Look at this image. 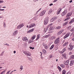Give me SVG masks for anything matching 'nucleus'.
Wrapping results in <instances>:
<instances>
[{
    "instance_id": "1",
    "label": "nucleus",
    "mask_w": 74,
    "mask_h": 74,
    "mask_svg": "<svg viewBox=\"0 0 74 74\" xmlns=\"http://www.w3.org/2000/svg\"><path fill=\"white\" fill-rule=\"evenodd\" d=\"M23 53L26 56H31V53L28 51H23Z\"/></svg>"
},
{
    "instance_id": "2",
    "label": "nucleus",
    "mask_w": 74,
    "mask_h": 74,
    "mask_svg": "<svg viewBox=\"0 0 74 74\" xmlns=\"http://www.w3.org/2000/svg\"><path fill=\"white\" fill-rule=\"evenodd\" d=\"M53 25V24L52 23H51L49 24L46 27V28H45L44 30V32H45V33L48 30V29L49 28V27H50L51 26H52Z\"/></svg>"
},
{
    "instance_id": "3",
    "label": "nucleus",
    "mask_w": 74,
    "mask_h": 74,
    "mask_svg": "<svg viewBox=\"0 0 74 74\" xmlns=\"http://www.w3.org/2000/svg\"><path fill=\"white\" fill-rule=\"evenodd\" d=\"M45 12H46L45 10H43L39 14V16H42L44 15L45 14Z\"/></svg>"
},
{
    "instance_id": "4",
    "label": "nucleus",
    "mask_w": 74,
    "mask_h": 74,
    "mask_svg": "<svg viewBox=\"0 0 74 74\" xmlns=\"http://www.w3.org/2000/svg\"><path fill=\"white\" fill-rule=\"evenodd\" d=\"M74 48V46L70 45H69V47L68 48V49L69 50V51H72L73 49Z\"/></svg>"
},
{
    "instance_id": "5",
    "label": "nucleus",
    "mask_w": 74,
    "mask_h": 74,
    "mask_svg": "<svg viewBox=\"0 0 74 74\" xmlns=\"http://www.w3.org/2000/svg\"><path fill=\"white\" fill-rule=\"evenodd\" d=\"M48 21H49V19L48 18H46L44 21V23L45 25H47L48 23Z\"/></svg>"
},
{
    "instance_id": "6",
    "label": "nucleus",
    "mask_w": 74,
    "mask_h": 74,
    "mask_svg": "<svg viewBox=\"0 0 74 74\" xmlns=\"http://www.w3.org/2000/svg\"><path fill=\"white\" fill-rule=\"evenodd\" d=\"M24 25L23 24H21L20 25H18L17 27V29H21L22 27H23Z\"/></svg>"
},
{
    "instance_id": "7",
    "label": "nucleus",
    "mask_w": 74,
    "mask_h": 74,
    "mask_svg": "<svg viewBox=\"0 0 74 74\" xmlns=\"http://www.w3.org/2000/svg\"><path fill=\"white\" fill-rule=\"evenodd\" d=\"M59 38H58L56 39L54 41V44H57L59 43Z\"/></svg>"
},
{
    "instance_id": "8",
    "label": "nucleus",
    "mask_w": 74,
    "mask_h": 74,
    "mask_svg": "<svg viewBox=\"0 0 74 74\" xmlns=\"http://www.w3.org/2000/svg\"><path fill=\"white\" fill-rule=\"evenodd\" d=\"M70 34V32H69L66 34L64 37V39H65V38H66L69 36Z\"/></svg>"
},
{
    "instance_id": "9",
    "label": "nucleus",
    "mask_w": 74,
    "mask_h": 74,
    "mask_svg": "<svg viewBox=\"0 0 74 74\" xmlns=\"http://www.w3.org/2000/svg\"><path fill=\"white\" fill-rule=\"evenodd\" d=\"M36 26V24L34 23H32L29 25V28H31V27H34Z\"/></svg>"
},
{
    "instance_id": "10",
    "label": "nucleus",
    "mask_w": 74,
    "mask_h": 74,
    "mask_svg": "<svg viewBox=\"0 0 74 74\" xmlns=\"http://www.w3.org/2000/svg\"><path fill=\"white\" fill-rule=\"evenodd\" d=\"M67 13V10H65L64 11L62 12V16H64V15H65L66 13Z\"/></svg>"
},
{
    "instance_id": "11",
    "label": "nucleus",
    "mask_w": 74,
    "mask_h": 74,
    "mask_svg": "<svg viewBox=\"0 0 74 74\" xmlns=\"http://www.w3.org/2000/svg\"><path fill=\"white\" fill-rule=\"evenodd\" d=\"M23 41H25L26 42H27L29 41V39L26 37H24L23 38Z\"/></svg>"
},
{
    "instance_id": "12",
    "label": "nucleus",
    "mask_w": 74,
    "mask_h": 74,
    "mask_svg": "<svg viewBox=\"0 0 74 74\" xmlns=\"http://www.w3.org/2000/svg\"><path fill=\"white\" fill-rule=\"evenodd\" d=\"M72 15V13L71 12H70L69 13H68L67 14V15L66 16V18L67 17H69V16H70Z\"/></svg>"
},
{
    "instance_id": "13",
    "label": "nucleus",
    "mask_w": 74,
    "mask_h": 74,
    "mask_svg": "<svg viewBox=\"0 0 74 74\" xmlns=\"http://www.w3.org/2000/svg\"><path fill=\"white\" fill-rule=\"evenodd\" d=\"M62 10V9L61 8H59L58 10H57V14H60V11Z\"/></svg>"
},
{
    "instance_id": "14",
    "label": "nucleus",
    "mask_w": 74,
    "mask_h": 74,
    "mask_svg": "<svg viewBox=\"0 0 74 74\" xmlns=\"http://www.w3.org/2000/svg\"><path fill=\"white\" fill-rule=\"evenodd\" d=\"M62 56L64 59L67 58V54H66L64 53L62 55Z\"/></svg>"
},
{
    "instance_id": "15",
    "label": "nucleus",
    "mask_w": 74,
    "mask_h": 74,
    "mask_svg": "<svg viewBox=\"0 0 74 74\" xmlns=\"http://www.w3.org/2000/svg\"><path fill=\"white\" fill-rule=\"evenodd\" d=\"M17 33H18V31L16 30L14 32L13 34V36H16V35L17 34Z\"/></svg>"
},
{
    "instance_id": "16",
    "label": "nucleus",
    "mask_w": 74,
    "mask_h": 74,
    "mask_svg": "<svg viewBox=\"0 0 74 74\" xmlns=\"http://www.w3.org/2000/svg\"><path fill=\"white\" fill-rule=\"evenodd\" d=\"M70 61L69 60H67L66 61H65L64 63L65 65H68L69 64V63Z\"/></svg>"
},
{
    "instance_id": "17",
    "label": "nucleus",
    "mask_w": 74,
    "mask_h": 74,
    "mask_svg": "<svg viewBox=\"0 0 74 74\" xmlns=\"http://www.w3.org/2000/svg\"><path fill=\"white\" fill-rule=\"evenodd\" d=\"M34 31V29H32L29 30L27 32V33H31V32H32Z\"/></svg>"
},
{
    "instance_id": "18",
    "label": "nucleus",
    "mask_w": 74,
    "mask_h": 74,
    "mask_svg": "<svg viewBox=\"0 0 74 74\" xmlns=\"http://www.w3.org/2000/svg\"><path fill=\"white\" fill-rule=\"evenodd\" d=\"M52 12V9H50L49 10V12H48V14H49V15H50V14H51Z\"/></svg>"
},
{
    "instance_id": "19",
    "label": "nucleus",
    "mask_w": 74,
    "mask_h": 74,
    "mask_svg": "<svg viewBox=\"0 0 74 74\" xmlns=\"http://www.w3.org/2000/svg\"><path fill=\"white\" fill-rule=\"evenodd\" d=\"M56 38V37L55 36H53L51 37V40H53L55 39Z\"/></svg>"
},
{
    "instance_id": "20",
    "label": "nucleus",
    "mask_w": 74,
    "mask_h": 74,
    "mask_svg": "<svg viewBox=\"0 0 74 74\" xmlns=\"http://www.w3.org/2000/svg\"><path fill=\"white\" fill-rule=\"evenodd\" d=\"M74 63V61L73 60H72L71 61V62L70 64V66H72V65Z\"/></svg>"
},
{
    "instance_id": "21",
    "label": "nucleus",
    "mask_w": 74,
    "mask_h": 74,
    "mask_svg": "<svg viewBox=\"0 0 74 74\" xmlns=\"http://www.w3.org/2000/svg\"><path fill=\"white\" fill-rule=\"evenodd\" d=\"M74 22V18H73V19H71V21L69 22V24H71V23H72L73 22Z\"/></svg>"
},
{
    "instance_id": "22",
    "label": "nucleus",
    "mask_w": 74,
    "mask_h": 74,
    "mask_svg": "<svg viewBox=\"0 0 74 74\" xmlns=\"http://www.w3.org/2000/svg\"><path fill=\"white\" fill-rule=\"evenodd\" d=\"M43 46H44L45 49H48V46H47V45H44V44H43Z\"/></svg>"
},
{
    "instance_id": "23",
    "label": "nucleus",
    "mask_w": 74,
    "mask_h": 74,
    "mask_svg": "<svg viewBox=\"0 0 74 74\" xmlns=\"http://www.w3.org/2000/svg\"><path fill=\"white\" fill-rule=\"evenodd\" d=\"M49 36H50V35L48 34L47 35L44 36H43V37H44V38H48V37H49Z\"/></svg>"
},
{
    "instance_id": "24",
    "label": "nucleus",
    "mask_w": 74,
    "mask_h": 74,
    "mask_svg": "<svg viewBox=\"0 0 74 74\" xmlns=\"http://www.w3.org/2000/svg\"><path fill=\"white\" fill-rule=\"evenodd\" d=\"M40 34H38L37 35V38L36 39V41H37V40H38L39 38H40Z\"/></svg>"
},
{
    "instance_id": "25",
    "label": "nucleus",
    "mask_w": 74,
    "mask_h": 74,
    "mask_svg": "<svg viewBox=\"0 0 74 74\" xmlns=\"http://www.w3.org/2000/svg\"><path fill=\"white\" fill-rule=\"evenodd\" d=\"M3 26L4 28H6V24L5 23V22H4L3 23Z\"/></svg>"
},
{
    "instance_id": "26",
    "label": "nucleus",
    "mask_w": 74,
    "mask_h": 74,
    "mask_svg": "<svg viewBox=\"0 0 74 74\" xmlns=\"http://www.w3.org/2000/svg\"><path fill=\"white\" fill-rule=\"evenodd\" d=\"M69 43V42H66L63 45V47H65L66 45H67L68 44V43Z\"/></svg>"
},
{
    "instance_id": "27",
    "label": "nucleus",
    "mask_w": 74,
    "mask_h": 74,
    "mask_svg": "<svg viewBox=\"0 0 74 74\" xmlns=\"http://www.w3.org/2000/svg\"><path fill=\"white\" fill-rule=\"evenodd\" d=\"M36 35L33 36L32 37V40H34V39H35V38H36Z\"/></svg>"
},
{
    "instance_id": "28",
    "label": "nucleus",
    "mask_w": 74,
    "mask_h": 74,
    "mask_svg": "<svg viewBox=\"0 0 74 74\" xmlns=\"http://www.w3.org/2000/svg\"><path fill=\"white\" fill-rule=\"evenodd\" d=\"M60 66L61 67H62V68H64V67H65V66L63 64H61Z\"/></svg>"
},
{
    "instance_id": "29",
    "label": "nucleus",
    "mask_w": 74,
    "mask_h": 74,
    "mask_svg": "<svg viewBox=\"0 0 74 74\" xmlns=\"http://www.w3.org/2000/svg\"><path fill=\"white\" fill-rule=\"evenodd\" d=\"M33 40H32L31 39H29L28 42V43H31V42H33Z\"/></svg>"
},
{
    "instance_id": "30",
    "label": "nucleus",
    "mask_w": 74,
    "mask_h": 74,
    "mask_svg": "<svg viewBox=\"0 0 74 74\" xmlns=\"http://www.w3.org/2000/svg\"><path fill=\"white\" fill-rule=\"evenodd\" d=\"M66 73V71L65 70H63L62 71V74H65Z\"/></svg>"
},
{
    "instance_id": "31",
    "label": "nucleus",
    "mask_w": 74,
    "mask_h": 74,
    "mask_svg": "<svg viewBox=\"0 0 74 74\" xmlns=\"http://www.w3.org/2000/svg\"><path fill=\"white\" fill-rule=\"evenodd\" d=\"M53 47H54V45H53L50 48V49H52L53 48Z\"/></svg>"
},
{
    "instance_id": "32",
    "label": "nucleus",
    "mask_w": 74,
    "mask_h": 74,
    "mask_svg": "<svg viewBox=\"0 0 74 74\" xmlns=\"http://www.w3.org/2000/svg\"><path fill=\"white\" fill-rule=\"evenodd\" d=\"M71 59H74V55H72L70 57Z\"/></svg>"
},
{
    "instance_id": "33",
    "label": "nucleus",
    "mask_w": 74,
    "mask_h": 74,
    "mask_svg": "<svg viewBox=\"0 0 74 74\" xmlns=\"http://www.w3.org/2000/svg\"><path fill=\"white\" fill-rule=\"evenodd\" d=\"M58 69L59 70V71H60L62 70V69L59 66H58L57 67Z\"/></svg>"
},
{
    "instance_id": "34",
    "label": "nucleus",
    "mask_w": 74,
    "mask_h": 74,
    "mask_svg": "<svg viewBox=\"0 0 74 74\" xmlns=\"http://www.w3.org/2000/svg\"><path fill=\"white\" fill-rule=\"evenodd\" d=\"M49 32L52 31V27H50L49 29Z\"/></svg>"
},
{
    "instance_id": "35",
    "label": "nucleus",
    "mask_w": 74,
    "mask_h": 74,
    "mask_svg": "<svg viewBox=\"0 0 74 74\" xmlns=\"http://www.w3.org/2000/svg\"><path fill=\"white\" fill-rule=\"evenodd\" d=\"M42 52H43L44 53H47V51L45 49H43L42 51Z\"/></svg>"
},
{
    "instance_id": "36",
    "label": "nucleus",
    "mask_w": 74,
    "mask_h": 74,
    "mask_svg": "<svg viewBox=\"0 0 74 74\" xmlns=\"http://www.w3.org/2000/svg\"><path fill=\"white\" fill-rule=\"evenodd\" d=\"M60 28H61V27H60V26H58L56 28V29H60Z\"/></svg>"
},
{
    "instance_id": "37",
    "label": "nucleus",
    "mask_w": 74,
    "mask_h": 74,
    "mask_svg": "<svg viewBox=\"0 0 74 74\" xmlns=\"http://www.w3.org/2000/svg\"><path fill=\"white\" fill-rule=\"evenodd\" d=\"M54 20V21H55L56 19H57V17H54L52 18Z\"/></svg>"
},
{
    "instance_id": "38",
    "label": "nucleus",
    "mask_w": 74,
    "mask_h": 74,
    "mask_svg": "<svg viewBox=\"0 0 74 74\" xmlns=\"http://www.w3.org/2000/svg\"><path fill=\"white\" fill-rule=\"evenodd\" d=\"M4 51H3L1 53V56H3L4 54Z\"/></svg>"
},
{
    "instance_id": "39",
    "label": "nucleus",
    "mask_w": 74,
    "mask_h": 74,
    "mask_svg": "<svg viewBox=\"0 0 74 74\" xmlns=\"http://www.w3.org/2000/svg\"><path fill=\"white\" fill-rule=\"evenodd\" d=\"M70 19V17H69L67 18H66V19L64 20V21H66L67 20H69Z\"/></svg>"
},
{
    "instance_id": "40",
    "label": "nucleus",
    "mask_w": 74,
    "mask_h": 74,
    "mask_svg": "<svg viewBox=\"0 0 74 74\" xmlns=\"http://www.w3.org/2000/svg\"><path fill=\"white\" fill-rule=\"evenodd\" d=\"M23 45L24 46V47H26V46H27V44L26 43H25L23 44Z\"/></svg>"
},
{
    "instance_id": "41",
    "label": "nucleus",
    "mask_w": 74,
    "mask_h": 74,
    "mask_svg": "<svg viewBox=\"0 0 74 74\" xmlns=\"http://www.w3.org/2000/svg\"><path fill=\"white\" fill-rule=\"evenodd\" d=\"M53 55L52 54H51L49 55V58H52L53 57Z\"/></svg>"
},
{
    "instance_id": "42",
    "label": "nucleus",
    "mask_w": 74,
    "mask_h": 74,
    "mask_svg": "<svg viewBox=\"0 0 74 74\" xmlns=\"http://www.w3.org/2000/svg\"><path fill=\"white\" fill-rule=\"evenodd\" d=\"M20 69H21V70H22L23 68V66H21Z\"/></svg>"
},
{
    "instance_id": "43",
    "label": "nucleus",
    "mask_w": 74,
    "mask_h": 74,
    "mask_svg": "<svg viewBox=\"0 0 74 74\" xmlns=\"http://www.w3.org/2000/svg\"><path fill=\"white\" fill-rule=\"evenodd\" d=\"M54 21V20H53V18L50 20V21L51 22H53Z\"/></svg>"
},
{
    "instance_id": "44",
    "label": "nucleus",
    "mask_w": 74,
    "mask_h": 74,
    "mask_svg": "<svg viewBox=\"0 0 74 74\" xmlns=\"http://www.w3.org/2000/svg\"><path fill=\"white\" fill-rule=\"evenodd\" d=\"M74 28H73L71 30V32H74Z\"/></svg>"
},
{
    "instance_id": "45",
    "label": "nucleus",
    "mask_w": 74,
    "mask_h": 74,
    "mask_svg": "<svg viewBox=\"0 0 74 74\" xmlns=\"http://www.w3.org/2000/svg\"><path fill=\"white\" fill-rule=\"evenodd\" d=\"M67 23H68V22H66L63 25H64H64H67Z\"/></svg>"
},
{
    "instance_id": "46",
    "label": "nucleus",
    "mask_w": 74,
    "mask_h": 74,
    "mask_svg": "<svg viewBox=\"0 0 74 74\" xmlns=\"http://www.w3.org/2000/svg\"><path fill=\"white\" fill-rule=\"evenodd\" d=\"M58 34H61V33H62V31H59L58 32Z\"/></svg>"
},
{
    "instance_id": "47",
    "label": "nucleus",
    "mask_w": 74,
    "mask_h": 74,
    "mask_svg": "<svg viewBox=\"0 0 74 74\" xmlns=\"http://www.w3.org/2000/svg\"><path fill=\"white\" fill-rule=\"evenodd\" d=\"M71 26H69V27H67V28H68V29H71Z\"/></svg>"
},
{
    "instance_id": "48",
    "label": "nucleus",
    "mask_w": 74,
    "mask_h": 74,
    "mask_svg": "<svg viewBox=\"0 0 74 74\" xmlns=\"http://www.w3.org/2000/svg\"><path fill=\"white\" fill-rule=\"evenodd\" d=\"M29 48H30V49H34V48H33L32 47H31V46L29 47Z\"/></svg>"
},
{
    "instance_id": "49",
    "label": "nucleus",
    "mask_w": 74,
    "mask_h": 74,
    "mask_svg": "<svg viewBox=\"0 0 74 74\" xmlns=\"http://www.w3.org/2000/svg\"><path fill=\"white\" fill-rule=\"evenodd\" d=\"M42 56V54H41L40 55L41 58V59H44V58Z\"/></svg>"
},
{
    "instance_id": "50",
    "label": "nucleus",
    "mask_w": 74,
    "mask_h": 74,
    "mask_svg": "<svg viewBox=\"0 0 74 74\" xmlns=\"http://www.w3.org/2000/svg\"><path fill=\"white\" fill-rule=\"evenodd\" d=\"M62 50L64 52V51H66V48H64Z\"/></svg>"
},
{
    "instance_id": "51",
    "label": "nucleus",
    "mask_w": 74,
    "mask_h": 74,
    "mask_svg": "<svg viewBox=\"0 0 74 74\" xmlns=\"http://www.w3.org/2000/svg\"><path fill=\"white\" fill-rule=\"evenodd\" d=\"M36 19H37V18H36V17H34V20L36 21Z\"/></svg>"
},
{
    "instance_id": "52",
    "label": "nucleus",
    "mask_w": 74,
    "mask_h": 74,
    "mask_svg": "<svg viewBox=\"0 0 74 74\" xmlns=\"http://www.w3.org/2000/svg\"><path fill=\"white\" fill-rule=\"evenodd\" d=\"M64 52V51L63 50H62V51H60V53H63Z\"/></svg>"
},
{
    "instance_id": "53",
    "label": "nucleus",
    "mask_w": 74,
    "mask_h": 74,
    "mask_svg": "<svg viewBox=\"0 0 74 74\" xmlns=\"http://www.w3.org/2000/svg\"><path fill=\"white\" fill-rule=\"evenodd\" d=\"M49 6H51V5H53V3H50L49 5Z\"/></svg>"
},
{
    "instance_id": "54",
    "label": "nucleus",
    "mask_w": 74,
    "mask_h": 74,
    "mask_svg": "<svg viewBox=\"0 0 74 74\" xmlns=\"http://www.w3.org/2000/svg\"><path fill=\"white\" fill-rule=\"evenodd\" d=\"M4 3V1H0V3Z\"/></svg>"
},
{
    "instance_id": "55",
    "label": "nucleus",
    "mask_w": 74,
    "mask_h": 74,
    "mask_svg": "<svg viewBox=\"0 0 74 74\" xmlns=\"http://www.w3.org/2000/svg\"><path fill=\"white\" fill-rule=\"evenodd\" d=\"M0 10H1V11H4V9H0Z\"/></svg>"
},
{
    "instance_id": "56",
    "label": "nucleus",
    "mask_w": 74,
    "mask_h": 74,
    "mask_svg": "<svg viewBox=\"0 0 74 74\" xmlns=\"http://www.w3.org/2000/svg\"><path fill=\"white\" fill-rule=\"evenodd\" d=\"M29 60H32V59L31 58H29Z\"/></svg>"
},
{
    "instance_id": "57",
    "label": "nucleus",
    "mask_w": 74,
    "mask_h": 74,
    "mask_svg": "<svg viewBox=\"0 0 74 74\" xmlns=\"http://www.w3.org/2000/svg\"><path fill=\"white\" fill-rule=\"evenodd\" d=\"M72 2H73V0H71L69 1V2L70 3H72Z\"/></svg>"
},
{
    "instance_id": "58",
    "label": "nucleus",
    "mask_w": 74,
    "mask_h": 74,
    "mask_svg": "<svg viewBox=\"0 0 74 74\" xmlns=\"http://www.w3.org/2000/svg\"><path fill=\"white\" fill-rule=\"evenodd\" d=\"M5 45H6L7 46H9V44L7 43H6Z\"/></svg>"
},
{
    "instance_id": "59",
    "label": "nucleus",
    "mask_w": 74,
    "mask_h": 74,
    "mask_svg": "<svg viewBox=\"0 0 74 74\" xmlns=\"http://www.w3.org/2000/svg\"><path fill=\"white\" fill-rule=\"evenodd\" d=\"M38 11H37L35 14L36 15H37L38 14Z\"/></svg>"
},
{
    "instance_id": "60",
    "label": "nucleus",
    "mask_w": 74,
    "mask_h": 74,
    "mask_svg": "<svg viewBox=\"0 0 74 74\" xmlns=\"http://www.w3.org/2000/svg\"><path fill=\"white\" fill-rule=\"evenodd\" d=\"M13 53L14 54L16 53V51H14Z\"/></svg>"
},
{
    "instance_id": "61",
    "label": "nucleus",
    "mask_w": 74,
    "mask_h": 74,
    "mask_svg": "<svg viewBox=\"0 0 74 74\" xmlns=\"http://www.w3.org/2000/svg\"><path fill=\"white\" fill-rule=\"evenodd\" d=\"M41 10V8H40L39 10H38V12H39V11H40V10Z\"/></svg>"
},
{
    "instance_id": "62",
    "label": "nucleus",
    "mask_w": 74,
    "mask_h": 74,
    "mask_svg": "<svg viewBox=\"0 0 74 74\" xmlns=\"http://www.w3.org/2000/svg\"><path fill=\"white\" fill-rule=\"evenodd\" d=\"M72 53L71 52H70L69 53V55H71Z\"/></svg>"
},
{
    "instance_id": "63",
    "label": "nucleus",
    "mask_w": 74,
    "mask_h": 74,
    "mask_svg": "<svg viewBox=\"0 0 74 74\" xmlns=\"http://www.w3.org/2000/svg\"><path fill=\"white\" fill-rule=\"evenodd\" d=\"M73 34V32L72 33H71V36H72V35Z\"/></svg>"
},
{
    "instance_id": "64",
    "label": "nucleus",
    "mask_w": 74,
    "mask_h": 74,
    "mask_svg": "<svg viewBox=\"0 0 74 74\" xmlns=\"http://www.w3.org/2000/svg\"><path fill=\"white\" fill-rule=\"evenodd\" d=\"M72 40H73V41H74V38L72 39Z\"/></svg>"
}]
</instances>
